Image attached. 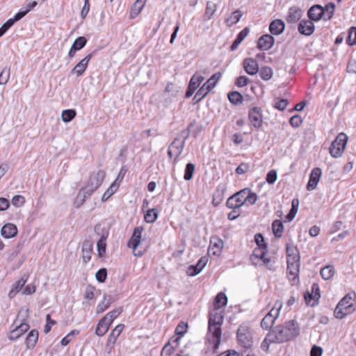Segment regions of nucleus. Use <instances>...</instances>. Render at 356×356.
<instances>
[{"instance_id":"nucleus-38","label":"nucleus","mask_w":356,"mask_h":356,"mask_svg":"<svg viewBox=\"0 0 356 356\" xmlns=\"http://www.w3.org/2000/svg\"><path fill=\"white\" fill-rule=\"evenodd\" d=\"M119 186V183H117V181H113L110 187L103 194L102 200L103 202L108 200L118 191Z\"/></svg>"},{"instance_id":"nucleus-17","label":"nucleus","mask_w":356,"mask_h":356,"mask_svg":"<svg viewBox=\"0 0 356 356\" xmlns=\"http://www.w3.org/2000/svg\"><path fill=\"white\" fill-rule=\"evenodd\" d=\"M275 43L274 38L269 34L261 35L257 40V47L260 50L267 51L270 49Z\"/></svg>"},{"instance_id":"nucleus-27","label":"nucleus","mask_w":356,"mask_h":356,"mask_svg":"<svg viewBox=\"0 0 356 356\" xmlns=\"http://www.w3.org/2000/svg\"><path fill=\"white\" fill-rule=\"evenodd\" d=\"M1 234L3 238H10L17 235V228L13 223H7L2 227Z\"/></svg>"},{"instance_id":"nucleus-33","label":"nucleus","mask_w":356,"mask_h":356,"mask_svg":"<svg viewBox=\"0 0 356 356\" xmlns=\"http://www.w3.org/2000/svg\"><path fill=\"white\" fill-rule=\"evenodd\" d=\"M216 11V4L211 1H207L206 8L203 15L204 21L211 19Z\"/></svg>"},{"instance_id":"nucleus-60","label":"nucleus","mask_w":356,"mask_h":356,"mask_svg":"<svg viewBox=\"0 0 356 356\" xmlns=\"http://www.w3.org/2000/svg\"><path fill=\"white\" fill-rule=\"evenodd\" d=\"M289 123L293 127L297 128L302 124V119L300 115H296L290 118Z\"/></svg>"},{"instance_id":"nucleus-16","label":"nucleus","mask_w":356,"mask_h":356,"mask_svg":"<svg viewBox=\"0 0 356 356\" xmlns=\"http://www.w3.org/2000/svg\"><path fill=\"white\" fill-rule=\"evenodd\" d=\"M321 175L322 171L320 168L316 167L312 170L309 175V181L307 184V191H313L316 188L318 183L319 182V180L321 177Z\"/></svg>"},{"instance_id":"nucleus-32","label":"nucleus","mask_w":356,"mask_h":356,"mask_svg":"<svg viewBox=\"0 0 356 356\" xmlns=\"http://www.w3.org/2000/svg\"><path fill=\"white\" fill-rule=\"evenodd\" d=\"M181 152V147L177 145L175 143H172L168 147V154L170 159H174V162H176Z\"/></svg>"},{"instance_id":"nucleus-30","label":"nucleus","mask_w":356,"mask_h":356,"mask_svg":"<svg viewBox=\"0 0 356 356\" xmlns=\"http://www.w3.org/2000/svg\"><path fill=\"white\" fill-rule=\"evenodd\" d=\"M250 30L248 27L244 28L236 36V38L233 42L230 47L231 51L236 50L238 45L242 42V41L248 36Z\"/></svg>"},{"instance_id":"nucleus-26","label":"nucleus","mask_w":356,"mask_h":356,"mask_svg":"<svg viewBox=\"0 0 356 356\" xmlns=\"http://www.w3.org/2000/svg\"><path fill=\"white\" fill-rule=\"evenodd\" d=\"M285 29V24L282 19H275L269 25V31L273 35L282 34Z\"/></svg>"},{"instance_id":"nucleus-61","label":"nucleus","mask_w":356,"mask_h":356,"mask_svg":"<svg viewBox=\"0 0 356 356\" xmlns=\"http://www.w3.org/2000/svg\"><path fill=\"white\" fill-rule=\"evenodd\" d=\"M249 82L250 79L247 76H240L236 79L235 84L237 87L242 88L246 86Z\"/></svg>"},{"instance_id":"nucleus-57","label":"nucleus","mask_w":356,"mask_h":356,"mask_svg":"<svg viewBox=\"0 0 356 356\" xmlns=\"http://www.w3.org/2000/svg\"><path fill=\"white\" fill-rule=\"evenodd\" d=\"M11 202L13 206L16 207H21L25 203V198L22 195H17L13 197Z\"/></svg>"},{"instance_id":"nucleus-51","label":"nucleus","mask_w":356,"mask_h":356,"mask_svg":"<svg viewBox=\"0 0 356 356\" xmlns=\"http://www.w3.org/2000/svg\"><path fill=\"white\" fill-rule=\"evenodd\" d=\"M346 42L352 46L356 44V27L352 26L348 29V34Z\"/></svg>"},{"instance_id":"nucleus-4","label":"nucleus","mask_w":356,"mask_h":356,"mask_svg":"<svg viewBox=\"0 0 356 356\" xmlns=\"http://www.w3.org/2000/svg\"><path fill=\"white\" fill-rule=\"evenodd\" d=\"M355 309V295L348 293L339 301L334 309V314L336 318L341 319L346 316L353 313Z\"/></svg>"},{"instance_id":"nucleus-14","label":"nucleus","mask_w":356,"mask_h":356,"mask_svg":"<svg viewBox=\"0 0 356 356\" xmlns=\"http://www.w3.org/2000/svg\"><path fill=\"white\" fill-rule=\"evenodd\" d=\"M180 337H172L163 347L161 356H172L179 346Z\"/></svg>"},{"instance_id":"nucleus-15","label":"nucleus","mask_w":356,"mask_h":356,"mask_svg":"<svg viewBox=\"0 0 356 356\" xmlns=\"http://www.w3.org/2000/svg\"><path fill=\"white\" fill-rule=\"evenodd\" d=\"M223 248V241L218 236H212L210 238V243L208 252L215 256L220 255Z\"/></svg>"},{"instance_id":"nucleus-13","label":"nucleus","mask_w":356,"mask_h":356,"mask_svg":"<svg viewBox=\"0 0 356 356\" xmlns=\"http://www.w3.org/2000/svg\"><path fill=\"white\" fill-rule=\"evenodd\" d=\"M320 297V289L318 284L316 283H314L312 286L311 291H307L304 295L306 304L312 307L318 304Z\"/></svg>"},{"instance_id":"nucleus-52","label":"nucleus","mask_w":356,"mask_h":356,"mask_svg":"<svg viewBox=\"0 0 356 356\" xmlns=\"http://www.w3.org/2000/svg\"><path fill=\"white\" fill-rule=\"evenodd\" d=\"M291 204H292L291 209L290 212L289 213V214L287 215V218L289 220H291L295 217L296 214L298 212V206H299L298 200L293 199L292 200Z\"/></svg>"},{"instance_id":"nucleus-31","label":"nucleus","mask_w":356,"mask_h":356,"mask_svg":"<svg viewBox=\"0 0 356 356\" xmlns=\"http://www.w3.org/2000/svg\"><path fill=\"white\" fill-rule=\"evenodd\" d=\"M264 254H267V246H260L257 247L253 250L252 254L250 255V261L252 263V264L255 266H258V261L257 257H258L259 255L264 256Z\"/></svg>"},{"instance_id":"nucleus-59","label":"nucleus","mask_w":356,"mask_h":356,"mask_svg":"<svg viewBox=\"0 0 356 356\" xmlns=\"http://www.w3.org/2000/svg\"><path fill=\"white\" fill-rule=\"evenodd\" d=\"M267 254H264V256H260L259 255L258 257H257L256 259H257V261H258V266H266L267 267H269L270 264V259L267 257H266Z\"/></svg>"},{"instance_id":"nucleus-8","label":"nucleus","mask_w":356,"mask_h":356,"mask_svg":"<svg viewBox=\"0 0 356 356\" xmlns=\"http://www.w3.org/2000/svg\"><path fill=\"white\" fill-rule=\"evenodd\" d=\"M237 341L239 345L245 348H250L253 340L250 326L246 323L239 325L236 332Z\"/></svg>"},{"instance_id":"nucleus-18","label":"nucleus","mask_w":356,"mask_h":356,"mask_svg":"<svg viewBox=\"0 0 356 356\" xmlns=\"http://www.w3.org/2000/svg\"><path fill=\"white\" fill-rule=\"evenodd\" d=\"M242 64L245 72L250 75H254L259 72V64L253 58H245Z\"/></svg>"},{"instance_id":"nucleus-23","label":"nucleus","mask_w":356,"mask_h":356,"mask_svg":"<svg viewBox=\"0 0 356 356\" xmlns=\"http://www.w3.org/2000/svg\"><path fill=\"white\" fill-rule=\"evenodd\" d=\"M39 337V332L37 330H31L25 339V346L26 350L33 349L38 341Z\"/></svg>"},{"instance_id":"nucleus-45","label":"nucleus","mask_w":356,"mask_h":356,"mask_svg":"<svg viewBox=\"0 0 356 356\" xmlns=\"http://www.w3.org/2000/svg\"><path fill=\"white\" fill-rule=\"evenodd\" d=\"M188 325L187 323L184 321L179 322L175 330V333L177 335L176 337H180L181 339L188 332Z\"/></svg>"},{"instance_id":"nucleus-58","label":"nucleus","mask_w":356,"mask_h":356,"mask_svg":"<svg viewBox=\"0 0 356 356\" xmlns=\"http://www.w3.org/2000/svg\"><path fill=\"white\" fill-rule=\"evenodd\" d=\"M286 257H293V256H298L300 255L299 251L296 246L292 245V244H288L286 245Z\"/></svg>"},{"instance_id":"nucleus-35","label":"nucleus","mask_w":356,"mask_h":356,"mask_svg":"<svg viewBox=\"0 0 356 356\" xmlns=\"http://www.w3.org/2000/svg\"><path fill=\"white\" fill-rule=\"evenodd\" d=\"M28 277L27 275H24L20 280L15 282L13 289L9 293L10 298H13L16 293H18L22 289L28 280Z\"/></svg>"},{"instance_id":"nucleus-24","label":"nucleus","mask_w":356,"mask_h":356,"mask_svg":"<svg viewBox=\"0 0 356 356\" xmlns=\"http://www.w3.org/2000/svg\"><path fill=\"white\" fill-rule=\"evenodd\" d=\"M207 259L205 257H201L195 266H190L187 268V275L195 276L199 274L207 263Z\"/></svg>"},{"instance_id":"nucleus-43","label":"nucleus","mask_w":356,"mask_h":356,"mask_svg":"<svg viewBox=\"0 0 356 356\" xmlns=\"http://www.w3.org/2000/svg\"><path fill=\"white\" fill-rule=\"evenodd\" d=\"M122 312V308L119 307L116 308L109 312H108L104 318L111 325L113 323L114 320L118 317V316Z\"/></svg>"},{"instance_id":"nucleus-50","label":"nucleus","mask_w":356,"mask_h":356,"mask_svg":"<svg viewBox=\"0 0 356 356\" xmlns=\"http://www.w3.org/2000/svg\"><path fill=\"white\" fill-rule=\"evenodd\" d=\"M271 343H276V342H275V339H274L273 334L270 333V332H269L267 334L266 337H265V339H264V341L261 345L262 350H264L265 351L268 350V349L269 348V345Z\"/></svg>"},{"instance_id":"nucleus-12","label":"nucleus","mask_w":356,"mask_h":356,"mask_svg":"<svg viewBox=\"0 0 356 356\" xmlns=\"http://www.w3.org/2000/svg\"><path fill=\"white\" fill-rule=\"evenodd\" d=\"M124 329V324H118L117 325L114 329L109 334L106 343V350L107 353H110L112 352V350L114 348L115 343H116V341L119 336L122 332L123 330Z\"/></svg>"},{"instance_id":"nucleus-36","label":"nucleus","mask_w":356,"mask_h":356,"mask_svg":"<svg viewBox=\"0 0 356 356\" xmlns=\"http://www.w3.org/2000/svg\"><path fill=\"white\" fill-rule=\"evenodd\" d=\"M210 89L207 87L205 84H203L200 89L197 91L196 94L193 97L195 103L200 102L203 98H204L209 92Z\"/></svg>"},{"instance_id":"nucleus-39","label":"nucleus","mask_w":356,"mask_h":356,"mask_svg":"<svg viewBox=\"0 0 356 356\" xmlns=\"http://www.w3.org/2000/svg\"><path fill=\"white\" fill-rule=\"evenodd\" d=\"M204 78L203 76L198 73H195L190 79L188 87L197 90L202 82L204 81Z\"/></svg>"},{"instance_id":"nucleus-53","label":"nucleus","mask_w":356,"mask_h":356,"mask_svg":"<svg viewBox=\"0 0 356 356\" xmlns=\"http://www.w3.org/2000/svg\"><path fill=\"white\" fill-rule=\"evenodd\" d=\"M87 43V40L83 36L78 37L73 42L72 47L74 49H77L78 51L81 49L85 47Z\"/></svg>"},{"instance_id":"nucleus-54","label":"nucleus","mask_w":356,"mask_h":356,"mask_svg":"<svg viewBox=\"0 0 356 356\" xmlns=\"http://www.w3.org/2000/svg\"><path fill=\"white\" fill-rule=\"evenodd\" d=\"M97 250L98 253L100 256H102L106 252V238L104 236H102L99 240L97 241Z\"/></svg>"},{"instance_id":"nucleus-5","label":"nucleus","mask_w":356,"mask_h":356,"mask_svg":"<svg viewBox=\"0 0 356 356\" xmlns=\"http://www.w3.org/2000/svg\"><path fill=\"white\" fill-rule=\"evenodd\" d=\"M105 177V172L99 170L96 173H92L85 187L79 191V195H82L83 201L90 197L103 183Z\"/></svg>"},{"instance_id":"nucleus-55","label":"nucleus","mask_w":356,"mask_h":356,"mask_svg":"<svg viewBox=\"0 0 356 356\" xmlns=\"http://www.w3.org/2000/svg\"><path fill=\"white\" fill-rule=\"evenodd\" d=\"M110 307V302L108 300H106L104 298L102 301H101L97 306L96 313L97 314L103 313Z\"/></svg>"},{"instance_id":"nucleus-47","label":"nucleus","mask_w":356,"mask_h":356,"mask_svg":"<svg viewBox=\"0 0 356 356\" xmlns=\"http://www.w3.org/2000/svg\"><path fill=\"white\" fill-rule=\"evenodd\" d=\"M334 275V268L332 266L328 265L323 268L321 270V275L323 279L327 280Z\"/></svg>"},{"instance_id":"nucleus-48","label":"nucleus","mask_w":356,"mask_h":356,"mask_svg":"<svg viewBox=\"0 0 356 356\" xmlns=\"http://www.w3.org/2000/svg\"><path fill=\"white\" fill-rule=\"evenodd\" d=\"M76 111L73 109L64 110L61 114L62 120L64 122H69L72 120L76 116Z\"/></svg>"},{"instance_id":"nucleus-10","label":"nucleus","mask_w":356,"mask_h":356,"mask_svg":"<svg viewBox=\"0 0 356 356\" xmlns=\"http://www.w3.org/2000/svg\"><path fill=\"white\" fill-rule=\"evenodd\" d=\"M18 318H19V316L14 321V325H15V327L10 331L9 334L8 336V339L11 341H14V340L19 339L25 332H26L30 328V326L26 322V320H22L18 324Z\"/></svg>"},{"instance_id":"nucleus-56","label":"nucleus","mask_w":356,"mask_h":356,"mask_svg":"<svg viewBox=\"0 0 356 356\" xmlns=\"http://www.w3.org/2000/svg\"><path fill=\"white\" fill-rule=\"evenodd\" d=\"M10 78V68H3L0 73V85L6 84Z\"/></svg>"},{"instance_id":"nucleus-1","label":"nucleus","mask_w":356,"mask_h":356,"mask_svg":"<svg viewBox=\"0 0 356 356\" xmlns=\"http://www.w3.org/2000/svg\"><path fill=\"white\" fill-rule=\"evenodd\" d=\"M227 298L223 292L218 293L209 310L208 329L205 337L207 352L213 354L218 350L222 341V325L224 322L225 309Z\"/></svg>"},{"instance_id":"nucleus-2","label":"nucleus","mask_w":356,"mask_h":356,"mask_svg":"<svg viewBox=\"0 0 356 356\" xmlns=\"http://www.w3.org/2000/svg\"><path fill=\"white\" fill-rule=\"evenodd\" d=\"M270 332L273 334L275 342L283 343L291 340L299 335L300 327L296 321L291 320L285 322L283 325L276 326Z\"/></svg>"},{"instance_id":"nucleus-21","label":"nucleus","mask_w":356,"mask_h":356,"mask_svg":"<svg viewBox=\"0 0 356 356\" xmlns=\"http://www.w3.org/2000/svg\"><path fill=\"white\" fill-rule=\"evenodd\" d=\"M323 7L320 5H314L312 6L307 12V15L309 19L314 22H318L321 18L323 19Z\"/></svg>"},{"instance_id":"nucleus-46","label":"nucleus","mask_w":356,"mask_h":356,"mask_svg":"<svg viewBox=\"0 0 356 356\" xmlns=\"http://www.w3.org/2000/svg\"><path fill=\"white\" fill-rule=\"evenodd\" d=\"M335 10V5L333 3H329L323 8V19L325 21L330 20L334 14Z\"/></svg>"},{"instance_id":"nucleus-7","label":"nucleus","mask_w":356,"mask_h":356,"mask_svg":"<svg viewBox=\"0 0 356 356\" xmlns=\"http://www.w3.org/2000/svg\"><path fill=\"white\" fill-rule=\"evenodd\" d=\"M348 136L346 134L339 133L330 147V154L334 158H338L343 153L347 142Z\"/></svg>"},{"instance_id":"nucleus-40","label":"nucleus","mask_w":356,"mask_h":356,"mask_svg":"<svg viewBox=\"0 0 356 356\" xmlns=\"http://www.w3.org/2000/svg\"><path fill=\"white\" fill-rule=\"evenodd\" d=\"M222 76L221 72H216L214 74H213L204 84L207 86L209 89L211 91L215 86H216L217 83L219 81Z\"/></svg>"},{"instance_id":"nucleus-41","label":"nucleus","mask_w":356,"mask_h":356,"mask_svg":"<svg viewBox=\"0 0 356 356\" xmlns=\"http://www.w3.org/2000/svg\"><path fill=\"white\" fill-rule=\"evenodd\" d=\"M259 72V76H260L261 79L264 81L270 80L273 77V69L268 66L261 67V68L260 69Z\"/></svg>"},{"instance_id":"nucleus-44","label":"nucleus","mask_w":356,"mask_h":356,"mask_svg":"<svg viewBox=\"0 0 356 356\" xmlns=\"http://www.w3.org/2000/svg\"><path fill=\"white\" fill-rule=\"evenodd\" d=\"M158 218V211L156 209H148L144 215V220L147 223H152Z\"/></svg>"},{"instance_id":"nucleus-28","label":"nucleus","mask_w":356,"mask_h":356,"mask_svg":"<svg viewBox=\"0 0 356 356\" xmlns=\"http://www.w3.org/2000/svg\"><path fill=\"white\" fill-rule=\"evenodd\" d=\"M111 325L102 317L97 323L95 334L99 337H103L108 330Z\"/></svg>"},{"instance_id":"nucleus-19","label":"nucleus","mask_w":356,"mask_h":356,"mask_svg":"<svg viewBox=\"0 0 356 356\" xmlns=\"http://www.w3.org/2000/svg\"><path fill=\"white\" fill-rule=\"evenodd\" d=\"M300 264L287 265V277L291 285L299 283Z\"/></svg>"},{"instance_id":"nucleus-34","label":"nucleus","mask_w":356,"mask_h":356,"mask_svg":"<svg viewBox=\"0 0 356 356\" xmlns=\"http://www.w3.org/2000/svg\"><path fill=\"white\" fill-rule=\"evenodd\" d=\"M243 14L241 10H236L225 19V23L227 26H232L236 24L241 18Z\"/></svg>"},{"instance_id":"nucleus-22","label":"nucleus","mask_w":356,"mask_h":356,"mask_svg":"<svg viewBox=\"0 0 356 356\" xmlns=\"http://www.w3.org/2000/svg\"><path fill=\"white\" fill-rule=\"evenodd\" d=\"M302 17V10L297 6L290 7L286 20L289 24H294L298 22Z\"/></svg>"},{"instance_id":"nucleus-29","label":"nucleus","mask_w":356,"mask_h":356,"mask_svg":"<svg viewBox=\"0 0 356 356\" xmlns=\"http://www.w3.org/2000/svg\"><path fill=\"white\" fill-rule=\"evenodd\" d=\"M147 0H137L130 10V18H136L142 11Z\"/></svg>"},{"instance_id":"nucleus-11","label":"nucleus","mask_w":356,"mask_h":356,"mask_svg":"<svg viewBox=\"0 0 356 356\" xmlns=\"http://www.w3.org/2000/svg\"><path fill=\"white\" fill-rule=\"evenodd\" d=\"M248 120L252 127L259 129L263 126L262 109L258 106H254L249 110Z\"/></svg>"},{"instance_id":"nucleus-37","label":"nucleus","mask_w":356,"mask_h":356,"mask_svg":"<svg viewBox=\"0 0 356 356\" xmlns=\"http://www.w3.org/2000/svg\"><path fill=\"white\" fill-rule=\"evenodd\" d=\"M272 229L276 238H281L284 232V225L281 220H275L272 223Z\"/></svg>"},{"instance_id":"nucleus-62","label":"nucleus","mask_w":356,"mask_h":356,"mask_svg":"<svg viewBox=\"0 0 356 356\" xmlns=\"http://www.w3.org/2000/svg\"><path fill=\"white\" fill-rule=\"evenodd\" d=\"M96 279L99 282H104L107 277V271L106 268L99 269L95 275Z\"/></svg>"},{"instance_id":"nucleus-3","label":"nucleus","mask_w":356,"mask_h":356,"mask_svg":"<svg viewBox=\"0 0 356 356\" xmlns=\"http://www.w3.org/2000/svg\"><path fill=\"white\" fill-rule=\"evenodd\" d=\"M257 200V195L248 188H243L229 197L226 202L229 209H238L245 204H254Z\"/></svg>"},{"instance_id":"nucleus-64","label":"nucleus","mask_w":356,"mask_h":356,"mask_svg":"<svg viewBox=\"0 0 356 356\" xmlns=\"http://www.w3.org/2000/svg\"><path fill=\"white\" fill-rule=\"evenodd\" d=\"M288 105V101L286 99H279L277 100L274 105V107L278 110L283 111L284 110Z\"/></svg>"},{"instance_id":"nucleus-49","label":"nucleus","mask_w":356,"mask_h":356,"mask_svg":"<svg viewBox=\"0 0 356 356\" xmlns=\"http://www.w3.org/2000/svg\"><path fill=\"white\" fill-rule=\"evenodd\" d=\"M195 165L192 163H188L186 165L184 178L186 181H189L193 178L195 172Z\"/></svg>"},{"instance_id":"nucleus-9","label":"nucleus","mask_w":356,"mask_h":356,"mask_svg":"<svg viewBox=\"0 0 356 356\" xmlns=\"http://www.w3.org/2000/svg\"><path fill=\"white\" fill-rule=\"evenodd\" d=\"M144 229L143 227H137L134 229L132 235L127 242V247L132 249V253L135 257H141L143 252L138 250V247L142 241V234Z\"/></svg>"},{"instance_id":"nucleus-6","label":"nucleus","mask_w":356,"mask_h":356,"mask_svg":"<svg viewBox=\"0 0 356 356\" xmlns=\"http://www.w3.org/2000/svg\"><path fill=\"white\" fill-rule=\"evenodd\" d=\"M282 307V302L280 300H276L273 307L261 321V326L263 329L269 330L272 327L280 315V311Z\"/></svg>"},{"instance_id":"nucleus-63","label":"nucleus","mask_w":356,"mask_h":356,"mask_svg":"<svg viewBox=\"0 0 356 356\" xmlns=\"http://www.w3.org/2000/svg\"><path fill=\"white\" fill-rule=\"evenodd\" d=\"M276 179H277L276 171L274 170H270L266 175V181L268 184H272L275 182Z\"/></svg>"},{"instance_id":"nucleus-25","label":"nucleus","mask_w":356,"mask_h":356,"mask_svg":"<svg viewBox=\"0 0 356 356\" xmlns=\"http://www.w3.org/2000/svg\"><path fill=\"white\" fill-rule=\"evenodd\" d=\"M91 58L92 54L87 55L78 64L75 65V67L72 70V72L73 74H76L77 76L82 75L86 71Z\"/></svg>"},{"instance_id":"nucleus-42","label":"nucleus","mask_w":356,"mask_h":356,"mask_svg":"<svg viewBox=\"0 0 356 356\" xmlns=\"http://www.w3.org/2000/svg\"><path fill=\"white\" fill-rule=\"evenodd\" d=\"M228 99L232 104L235 105L240 104L243 101V95L240 92L236 91L229 92Z\"/></svg>"},{"instance_id":"nucleus-20","label":"nucleus","mask_w":356,"mask_h":356,"mask_svg":"<svg viewBox=\"0 0 356 356\" xmlns=\"http://www.w3.org/2000/svg\"><path fill=\"white\" fill-rule=\"evenodd\" d=\"M298 30L302 35L309 36L314 32L315 26L313 21L302 20L298 24Z\"/></svg>"}]
</instances>
